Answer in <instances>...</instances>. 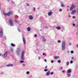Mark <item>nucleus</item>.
I'll return each mask as SVG.
<instances>
[{
	"mask_svg": "<svg viewBox=\"0 0 78 78\" xmlns=\"http://www.w3.org/2000/svg\"><path fill=\"white\" fill-rule=\"evenodd\" d=\"M38 9H39V8H38Z\"/></svg>",
	"mask_w": 78,
	"mask_h": 78,
	"instance_id": "6e6d98bb",
	"label": "nucleus"
},
{
	"mask_svg": "<svg viewBox=\"0 0 78 78\" xmlns=\"http://www.w3.org/2000/svg\"><path fill=\"white\" fill-rule=\"evenodd\" d=\"M62 11V9H60L59 11H60V12H61Z\"/></svg>",
	"mask_w": 78,
	"mask_h": 78,
	"instance_id": "2f4dec72",
	"label": "nucleus"
},
{
	"mask_svg": "<svg viewBox=\"0 0 78 78\" xmlns=\"http://www.w3.org/2000/svg\"><path fill=\"white\" fill-rule=\"evenodd\" d=\"M65 5H64L62 4L61 5V6L62 7H64V6H65Z\"/></svg>",
	"mask_w": 78,
	"mask_h": 78,
	"instance_id": "aec40b11",
	"label": "nucleus"
},
{
	"mask_svg": "<svg viewBox=\"0 0 78 78\" xmlns=\"http://www.w3.org/2000/svg\"><path fill=\"white\" fill-rule=\"evenodd\" d=\"M17 54L18 55H20V50L19 48H18L17 49Z\"/></svg>",
	"mask_w": 78,
	"mask_h": 78,
	"instance_id": "423d86ee",
	"label": "nucleus"
},
{
	"mask_svg": "<svg viewBox=\"0 0 78 78\" xmlns=\"http://www.w3.org/2000/svg\"><path fill=\"white\" fill-rule=\"evenodd\" d=\"M45 69H47V66H46L45 67Z\"/></svg>",
	"mask_w": 78,
	"mask_h": 78,
	"instance_id": "58836bf2",
	"label": "nucleus"
},
{
	"mask_svg": "<svg viewBox=\"0 0 78 78\" xmlns=\"http://www.w3.org/2000/svg\"><path fill=\"white\" fill-rule=\"evenodd\" d=\"M9 23L10 25H11L12 26L14 25V23H13V21H12V19L10 20Z\"/></svg>",
	"mask_w": 78,
	"mask_h": 78,
	"instance_id": "39448f33",
	"label": "nucleus"
},
{
	"mask_svg": "<svg viewBox=\"0 0 78 78\" xmlns=\"http://www.w3.org/2000/svg\"><path fill=\"white\" fill-rule=\"evenodd\" d=\"M67 66H69V62H67L66 63Z\"/></svg>",
	"mask_w": 78,
	"mask_h": 78,
	"instance_id": "412c9836",
	"label": "nucleus"
},
{
	"mask_svg": "<svg viewBox=\"0 0 78 78\" xmlns=\"http://www.w3.org/2000/svg\"><path fill=\"white\" fill-rule=\"evenodd\" d=\"M38 58H39V59H40V57H39Z\"/></svg>",
	"mask_w": 78,
	"mask_h": 78,
	"instance_id": "8fccbe9b",
	"label": "nucleus"
},
{
	"mask_svg": "<svg viewBox=\"0 0 78 78\" xmlns=\"http://www.w3.org/2000/svg\"><path fill=\"white\" fill-rule=\"evenodd\" d=\"M43 42H46V39H43Z\"/></svg>",
	"mask_w": 78,
	"mask_h": 78,
	"instance_id": "b1692460",
	"label": "nucleus"
},
{
	"mask_svg": "<svg viewBox=\"0 0 78 78\" xmlns=\"http://www.w3.org/2000/svg\"><path fill=\"white\" fill-rule=\"evenodd\" d=\"M70 63H71V64L73 63V61H71Z\"/></svg>",
	"mask_w": 78,
	"mask_h": 78,
	"instance_id": "7c9ffc66",
	"label": "nucleus"
},
{
	"mask_svg": "<svg viewBox=\"0 0 78 78\" xmlns=\"http://www.w3.org/2000/svg\"><path fill=\"white\" fill-rule=\"evenodd\" d=\"M77 47L78 48V45H77Z\"/></svg>",
	"mask_w": 78,
	"mask_h": 78,
	"instance_id": "603ef678",
	"label": "nucleus"
},
{
	"mask_svg": "<svg viewBox=\"0 0 78 78\" xmlns=\"http://www.w3.org/2000/svg\"><path fill=\"white\" fill-rule=\"evenodd\" d=\"M10 50H11V51H13V49L11 48Z\"/></svg>",
	"mask_w": 78,
	"mask_h": 78,
	"instance_id": "bb28decb",
	"label": "nucleus"
},
{
	"mask_svg": "<svg viewBox=\"0 0 78 78\" xmlns=\"http://www.w3.org/2000/svg\"><path fill=\"white\" fill-rule=\"evenodd\" d=\"M23 42L24 44H26V41H25V38L23 37Z\"/></svg>",
	"mask_w": 78,
	"mask_h": 78,
	"instance_id": "9d476101",
	"label": "nucleus"
},
{
	"mask_svg": "<svg viewBox=\"0 0 78 78\" xmlns=\"http://www.w3.org/2000/svg\"><path fill=\"white\" fill-rule=\"evenodd\" d=\"M53 72H52L51 73V75H53Z\"/></svg>",
	"mask_w": 78,
	"mask_h": 78,
	"instance_id": "e433bc0d",
	"label": "nucleus"
},
{
	"mask_svg": "<svg viewBox=\"0 0 78 78\" xmlns=\"http://www.w3.org/2000/svg\"><path fill=\"white\" fill-rule=\"evenodd\" d=\"M52 14V13H51V12H49L48 13V15L49 16H51V14Z\"/></svg>",
	"mask_w": 78,
	"mask_h": 78,
	"instance_id": "2eb2a0df",
	"label": "nucleus"
},
{
	"mask_svg": "<svg viewBox=\"0 0 78 78\" xmlns=\"http://www.w3.org/2000/svg\"><path fill=\"white\" fill-rule=\"evenodd\" d=\"M50 71H48L46 73V75H49V74H50Z\"/></svg>",
	"mask_w": 78,
	"mask_h": 78,
	"instance_id": "dca6fc26",
	"label": "nucleus"
},
{
	"mask_svg": "<svg viewBox=\"0 0 78 78\" xmlns=\"http://www.w3.org/2000/svg\"><path fill=\"white\" fill-rule=\"evenodd\" d=\"M25 51H22V56H21V59L22 60H24V54Z\"/></svg>",
	"mask_w": 78,
	"mask_h": 78,
	"instance_id": "7ed1b4c3",
	"label": "nucleus"
},
{
	"mask_svg": "<svg viewBox=\"0 0 78 78\" xmlns=\"http://www.w3.org/2000/svg\"><path fill=\"white\" fill-rule=\"evenodd\" d=\"M51 62H52V63H53L54 61H53V60H51Z\"/></svg>",
	"mask_w": 78,
	"mask_h": 78,
	"instance_id": "c9c22d12",
	"label": "nucleus"
},
{
	"mask_svg": "<svg viewBox=\"0 0 78 78\" xmlns=\"http://www.w3.org/2000/svg\"><path fill=\"white\" fill-rule=\"evenodd\" d=\"M48 71V69H44V72H47Z\"/></svg>",
	"mask_w": 78,
	"mask_h": 78,
	"instance_id": "4be33fe9",
	"label": "nucleus"
},
{
	"mask_svg": "<svg viewBox=\"0 0 78 78\" xmlns=\"http://www.w3.org/2000/svg\"><path fill=\"white\" fill-rule=\"evenodd\" d=\"M67 10L68 11H69V9H67Z\"/></svg>",
	"mask_w": 78,
	"mask_h": 78,
	"instance_id": "3c124183",
	"label": "nucleus"
},
{
	"mask_svg": "<svg viewBox=\"0 0 78 78\" xmlns=\"http://www.w3.org/2000/svg\"><path fill=\"white\" fill-rule=\"evenodd\" d=\"M76 12V11L75 10H73L71 12V14H74Z\"/></svg>",
	"mask_w": 78,
	"mask_h": 78,
	"instance_id": "9b49d317",
	"label": "nucleus"
},
{
	"mask_svg": "<svg viewBox=\"0 0 78 78\" xmlns=\"http://www.w3.org/2000/svg\"><path fill=\"white\" fill-rule=\"evenodd\" d=\"M8 0V1H9V0Z\"/></svg>",
	"mask_w": 78,
	"mask_h": 78,
	"instance_id": "4d7b16f0",
	"label": "nucleus"
},
{
	"mask_svg": "<svg viewBox=\"0 0 78 78\" xmlns=\"http://www.w3.org/2000/svg\"><path fill=\"white\" fill-rule=\"evenodd\" d=\"M69 75H70V74H67V75H68V76H69Z\"/></svg>",
	"mask_w": 78,
	"mask_h": 78,
	"instance_id": "37998d69",
	"label": "nucleus"
},
{
	"mask_svg": "<svg viewBox=\"0 0 78 78\" xmlns=\"http://www.w3.org/2000/svg\"><path fill=\"white\" fill-rule=\"evenodd\" d=\"M65 72V71L63 70L62 71V72Z\"/></svg>",
	"mask_w": 78,
	"mask_h": 78,
	"instance_id": "49530a36",
	"label": "nucleus"
},
{
	"mask_svg": "<svg viewBox=\"0 0 78 78\" xmlns=\"http://www.w3.org/2000/svg\"><path fill=\"white\" fill-rule=\"evenodd\" d=\"M29 18L30 20H32V19H33V16H32L30 15L29 16Z\"/></svg>",
	"mask_w": 78,
	"mask_h": 78,
	"instance_id": "f8f14e48",
	"label": "nucleus"
},
{
	"mask_svg": "<svg viewBox=\"0 0 78 78\" xmlns=\"http://www.w3.org/2000/svg\"><path fill=\"white\" fill-rule=\"evenodd\" d=\"M54 59H57L59 58V56H57L54 57Z\"/></svg>",
	"mask_w": 78,
	"mask_h": 78,
	"instance_id": "ddd939ff",
	"label": "nucleus"
},
{
	"mask_svg": "<svg viewBox=\"0 0 78 78\" xmlns=\"http://www.w3.org/2000/svg\"><path fill=\"white\" fill-rule=\"evenodd\" d=\"M2 54H0V56H2Z\"/></svg>",
	"mask_w": 78,
	"mask_h": 78,
	"instance_id": "c03bdc74",
	"label": "nucleus"
},
{
	"mask_svg": "<svg viewBox=\"0 0 78 78\" xmlns=\"http://www.w3.org/2000/svg\"><path fill=\"white\" fill-rule=\"evenodd\" d=\"M58 63H61V61L60 60H58Z\"/></svg>",
	"mask_w": 78,
	"mask_h": 78,
	"instance_id": "a878e982",
	"label": "nucleus"
},
{
	"mask_svg": "<svg viewBox=\"0 0 78 78\" xmlns=\"http://www.w3.org/2000/svg\"><path fill=\"white\" fill-rule=\"evenodd\" d=\"M37 35H35L34 36L35 37H36Z\"/></svg>",
	"mask_w": 78,
	"mask_h": 78,
	"instance_id": "a18cd8bd",
	"label": "nucleus"
},
{
	"mask_svg": "<svg viewBox=\"0 0 78 78\" xmlns=\"http://www.w3.org/2000/svg\"><path fill=\"white\" fill-rule=\"evenodd\" d=\"M73 19H75V16H73Z\"/></svg>",
	"mask_w": 78,
	"mask_h": 78,
	"instance_id": "473e14b6",
	"label": "nucleus"
},
{
	"mask_svg": "<svg viewBox=\"0 0 78 78\" xmlns=\"http://www.w3.org/2000/svg\"><path fill=\"white\" fill-rule=\"evenodd\" d=\"M15 22H17V20H15Z\"/></svg>",
	"mask_w": 78,
	"mask_h": 78,
	"instance_id": "79ce46f5",
	"label": "nucleus"
},
{
	"mask_svg": "<svg viewBox=\"0 0 78 78\" xmlns=\"http://www.w3.org/2000/svg\"><path fill=\"white\" fill-rule=\"evenodd\" d=\"M29 73H30V72H29V71H27V75H28Z\"/></svg>",
	"mask_w": 78,
	"mask_h": 78,
	"instance_id": "5701e85b",
	"label": "nucleus"
},
{
	"mask_svg": "<svg viewBox=\"0 0 78 78\" xmlns=\"http://www.w3.org/2000/svg\"><path fill=\"white\" fill-rule=\"evenodd\" d=\"M11 45L12 47H15V44H13V43H12L11 44Z\"/></svg>",
	"mask_w": 78,
	"mask_h": 78,
	"instance_id": "6ab92c4d",
	"label": "nucleus"
},
{
	"mask_svg": "<svg viewBox=\"0 0 78 78\" xmlns=\"http://www.w3.org/2000/svg\"><path fill=\"white\" fill-rule=\"evenodd\" d=\"M71 17V16L70 15H69L68 16V17Z\"/></svg>",
	"mask_w": 78,
	"mask_h": 78,
	"instance_id": "a19ab883",
	"label": "nucleus"
},
{
	"mask_svg": "<svg viewBox=\"0 0 78 78\" xmlns=\"http://www.w3.org/2000/svg\"><path fill=\"white\" fill-rule=\"evenodd\" d=\"M13 13L12 11H10L8 13H4V14L5 16H9L10 14H12Z\"/></svg>",
	"mask_w": 78,
	"mask_h": 78,
	"instance_id": "f03ea898",
	"label": "nucleus"
},
{
	"mask_svg": "<svg viewBox=\"0 0 78 78\" xmlns=\"http://www.w3.org/2000/svg\"><path fill=\"white\" fill-rule=\"evenodd\" d=\"M3 35V30L2 28L0 29V36Z\"/></svg>",
	"mask_w": 78,
	"mask_h": 78,
	"instance_id": "0eeeda50",
	"label": "nucleus"
},
{
	"mask_svg": "<svg viewBox=\"0 0 78 78\" xmlns=\"http://www.w3.org/2000/svg\"><path fill=\"white\" fill-rule=\"evenodd\" d=\"M33 9L34 10V11H35V8H34Z\"/></svg>",
	"mask_w": 78,
	"mask_h": 78,
	"instance_id": "ea45409f",
	"label": "nucleus"
},
{
	"mask_svg": "<svg viewBox=\"0 0 78 78\" xmlns=\"http://www.w3.org/2000/svg\"><path fill=\"white\" fill-rule=\"evenodd\" d=\"M71 53H74L73 51H71Z\"/></svg>",
	"mask_w": 78,
	"mask_h": 78,
	"instance_id": "cd10ccee",
	"label": "nucleus"
},
{
	"mask_svg": "<svg viewBox=\"0 0 78 78\" xmlns=\"http://www.w3.org/2000/svg\"><path fill=\"white\" fill-rule=\"evenodd\" d=\"M18 30L19 31V32H20V30L19 29V28H18Z\"/></svg>",
	"mask_w": 78,
	"mask_h": 78,
	"instance_id": "c85d7f7f",
	"label": "nucleus"
},
{
	"mask_svg": "<svg viewBox=\"0 0 78 78\" xmlns=\"http://www.w3.org/2000/svg\"><path fill=\"white\" fill-rule=\"evenodd\" d=\"M61 28V27H60L59 26L56 27V29H57V30H60Z\"/></svg>",
	"mask_w": 78,
	"mask_h": 78,
	"instance_id": "f3484780",
	"label": "nucleus"
},
{
	"mask_svg": "<svg viewBox=\"0 0 78 78\" xmlns=\"http://www.w3.org/2000/svg\"><path fill=\"white\" fill-rule=\"evenodd\" d=\"M27 30L28 31H30L31 30V29L30 28V27H28L27 28Z\"/></svg>",
	"mask_w": 78,
	"mask_h": 78,
	"instance_id": "a211bd4d",
	"label": "nucleus"
},
{
	"mask_svg": "<svg viewBox=\"0 0 78 78\" xmlns=\"http://www.w3.org/2000/svg\"><path fill=\"white\" fill-rule=\"evenodd\" d=\"M61 69H62V68L61 67Z\"/></svg>",
	"mask_w": 78,
	"mask_h": 78,
	"instance_id": "864d4df0",
	"label": "nucleus"
},
{
	"mask_svg": "<svg viewBox=\"0 0 78 78\" xmlns=\"http://www.w3.org/2000/svg\"><path fill=\"white\" fill-rule=\"evenodd\" d=\"M27 5L29 6H30V5H29V4H27Z\"/></svg>",
	"mask_w": 78,
	"mask_h": 78,
	"instance_id": "72a5a7b5",
	"label": "nucleus"
},
{
	"mask_svg": "<svg viewBox=\"0 0 78 78\" xmlns=\"http://www.w3.org/2000/svg\"><path fill=\"white\" fill-rule=\"evenodd\" d=\"M14 65L13 64H9V65H6L7 67H12Z\"/></svg>",
	"mask_w": 78,
	"mask_h": 78,
	"instance_id": "1a4fd4ad",
	"label": "nucleus"
},
{
	"mask_svg": "<svg viewBox=\"0 0 78 78\" xmlns=\"http://www.w3.org/2000/svg\"><path fill=\"white\" fill-rule=\"evenodd\" d=\"M68 7L69 8V6H68Z\"/></svg>",
	"mask_w": 78,
	"mask_h": 78,
	"instance_id": "5fc2aeb1",
	"label": "nucleus"
},
{
	"mask_svg": "<svg viewBox=\"0 0 78 78\" xmlns=\"http://www.w3.org/2000/svg\"><path fill=\"white\" fill-rule=\"evenodd\" d=\"M43 55H45V53H43Z\"/></svg>",
	"mask_w": 78,
	"mask_h": 78,
	"instance_id": "de8ad7c7",
	"label": "nucleus"
},
{
	"mask_svg": "<svg viewBox=\"0 0 78 78\" xmlns=\"http://www.w3.org/2000/svg\"><path fill=\"white\" fill-rule=\"evenodd\" d=\"M23 66H25V64H23Z\"/></svg>",
	"mask_w": 78,
	"mask_h": 78,
	"instance_id": "09e8293b",
	"label": "nucleus"
},
{
	"mask_svg": "<svg viewBox=\"0 0 78 78\" xmlns=\"http://www.w3.org/2000/svg\"><path fill=\"white\" fill-rule=\"evenodd\" d=\"M72 72V71L70 69H69L67 71V73H70Z\"/></svg>",
	"mask_w": 78,
	"mask_h": 78,
	"instance_id": "4468645a",
	"label": "nucleus"
},
{
	"mask_svg": "<svg viewBox=\"0 0 78 78\" xmlns=\"http://www.w3.org/2000/svg\"><path fill=\"white\" fill-rule=\"evenodd\" d=\"M58 43H60L61 42V41L60 40L58 41Z\"/></svg>",
	"mask_w": 78,
	"mask_h": 78,
	"instance_id": "c756f323",
	"label": "nucleus"
},
{
	"mask_svg": "<svg viewBox=\"0 0 78 78\" xmlns=\"http://www.w3.org/2000/svg\"><path fill=\"white\" fill-rule=\"evenodd\" d=\"M44 61H45V62H47V60H46V59H44Z\"/></svg>",
	"mask_w": 78,
	"mask_h": 78,
	"instance_id": "4c0bfd02",
	"label": "nucleus"
},
{
	"mask_svg": "<svg viewBox=\"0 0 78 78\" xmlns=\"http://www.w3.org/2000/svg\"><path fill=\"white\" fill-rule=\"evenodd\" d=\"M75 7V5H72L70 9V11H72V10Z\"/></svg>",
	"mask_w": 78,
	"mask_h": 78,
	"instance_id": "6e6552de",
	"label": "nucleus"
},
{
	"mask_svg": "<svg viewBox=\"0 0 78 78\" xmlns=\"http://www.w3.org/2000/svg\"><path fill=\"white\" fill-rule=\"evenodd\" d=\"M73 26H75V23L73 24Z\"/></svg>",
	"mask_w": 78,
	"mask_h": 78,
	"instance_id": "f704fd0d",
	"label": "nucleus"
},
{
	"mask_svg": "<svg viewBox=\"0 0 78 78\" xmlns=\"http://www.w3.org/2000/svg\"><path fill=\"white\" fill-rule=\"evenodd\" d=\"M21 63H22V62H24L23 61V60L21 61H20Z\"/></svg>",
	"mask_w": 78,
	"mask_h": 78,
	"instance_id": "393cba45",
	"label": "nucleus"
},
{
	"mask_svg": "<svg viewBox=\"0 0 78 78\" xmlns=\"http://www.w3.org/2000/svg\"><path fill=\"white\" fill-rule=\"evenodd\" d=\"M8 55V52H6L4 54L2 55V57L4 58H6V56H7V55Z\"/></svg>",
	"mask_w": 78,
	"mask_h": 78,
	"instance_id": "20e7f679",
	"label": "nucleus"
},
{
	"mask_svg": "<svg viewBox=\"0 0 78 78\" xmlns=\"http://www.w3.org/2000/svg\"><path fill=\"white\" fill-rule=\"evenodd\" d=\"M66 42H65V41H62V50H64L66 49Z\"/></svg>",
	"mask_w": 78,
	"mask_h": 78,
	"instance_id": "f257e3e1",
	"label": "nucleus"
}]
</instances>
